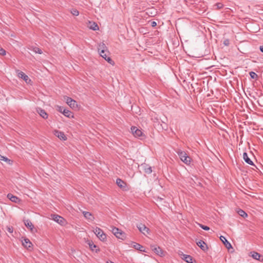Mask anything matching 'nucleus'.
<instances>
[{
  "label": "nucleus",
  "instance_id": "nucleus-25",
  "mask_svg": "<svg viewBox=\"0 0 263 263\" xmlns=\"http://www.w3.org/2000/svg\"><path fill=\"white\" fill-rule=\"evenodd\" d=\"M243 158L245 162L249 164L254 165L252 161L249 158L248 154L246 153H244L243 154Z\"/></svg>",
  "mask_w": 263,
  "mask_h": 263
},
{
  "label": "nucleus",
  "instance_id": "nucleus-32",
  "mask_svg": "<svg viewBox=\"0 0 263 263\" xmlns=\"http://www.w3.org/2000/svg\"><path fill=\"white\" fill-rule=\"evenodd\" d=\"M198 224L200 228H201L202 229H203L204 230L208 231V230H210V228L208 226H204L202 224H199V223Z\"/></svg>",
  "mask_w": 263,
  "mask_h": 263
},
{
  "label": "nucleus",
  "instance_id": "nucleus-8",
  "mask_svg": "<svg viewBox=\"0 0 263 263\" xmlns=\"http://www.w3.org/2000/svg\"><path fill=\"white\" fill-rule=\"evenodd\" d=\"M22 245L23 246L26 248L27 249L30 250L32 249V242L30 241L28 238H25L22 240Z\"/></svg>",
  "mask_w": 263,
  "mask_h": 263
},
{
  "label": "nucleus",
  "instance_id": "nucleus-31",
  "mask_svg": "<svg viewBox=\"0 0 263 263\" xmlns=\"http://www.w3.org/2000/svg\"><path fill=\"white\" fill-rule=\"evenodd\" d=\"M71 13L72 14V15H73L74 16H78L79 14V12L78 10H77L76 9H72L71 10Z\"/></svg>",
  "mask_w": 263,
  "mask_h": 263
},
{
  "label": "nucleus",
  "instance_id": "nucleus-37",
  "mask_svg": "<svg viewBox=\"0 0 263 263\" xmlns=\"http://www.w3.org/2000/svg\"><path fill=\"white\" fill-rule=\"evenodd\" d=\"M224 44L226 45H228L229 44V41L228 40L227 41H225L224 42Z\"/></svg>",
  "mask_w": 263,
  "mask_h": 263
},
{
  "label": "nucleus",
  "instance_id": "nucleus-14",
  "mask_svg": "<svg viewBox=\"0 0 263 263\" xmlns=\"http://www.w3.org/2000/svg\"><path fill=\"white\" fill-rule=\"evenodd\" d=\"M87 26L88 28L95 31L98 30L99 29V26L94 22L89 21L87 23Z\"/></svg>",
  "mask_w": 263,
  "mask_h": 263
},
{
  "label": "nucleus",
  "instance_id": "nucleus-17",
  "mask_svg": "<svg viewBox=\"0 0 263 263\" xmlns=\"http://www.w3.org/2000/svg\"><path fill=\"white\" fill-rule=\"evenodd\" d=\"M220 239L223 243L225 247L227 249H229L230 248H232V246L231 243L227 240L225 237L223 236H220Z\"/></svg>",
  "mask_w": 263,
  "mask_h": 263
},
{
  "label": "nucleus",
  "instance_id": "nucleus-20",
  "mask_svg": "<svg viewBox=\"0 0 263 263\" xmlns=\"http://www.w3.org/2000/svg\"><path fill=\"white\" fill-rule=\"evenodd\" d=\"M98 50L99 52L103 53L104 51L107 50V48L104 43H100L98 44Z\"/></svg>",
  "mask_w": 263,
  "mask_h": 263
},
{
  "label": "nucleus",
  "instance_id": "nucleus-1",
  "mask_svg": "<svg viewBox=\"0 0 263 263\" xmlns=\"http://www.w3.org/2000/svg\"><path fill=\"white\" fill-rule=\"evenodd\" d=\"M176 153L183 162L187 165L190 164L191 162V158L188 156L186 152L182 151L180 149H178L176 151Z\"/></svg>",
  "mask_w": 263,
  "mask_h": 263
},
{
  "label": "nucleus",
  "instance_id": "nucleus-3",
  "mask_svg": "<svg viewBox=\"0 0 263 263\" xmlns=\"http://www.w3.org/2000/svg\"><path fill=\"white\" fill-rule=\"evenodd\" d=\"M16 72L18 78L23 79L27 84L31 85L32 84L31 80L24 72L18 70H16Z\"/></svg>",
  "mask_w": 263,
  "mask_h": 263
},
{
  "label": "nucleus",
  "instance_id": "nucleus-34",
  "mask_svg": "<svg viewBox=\"0 0 263 263\" xmlns=\"http://www.w3.org/2000/svg\"><path fill=\"white\" fill-rule=\"evenodd\" d=\"M0 54L3 55H5L6 51L3 48H0Z\"/></svg>",
  "mask_w": 263,
  "mask_h": 263
},
{
  "label": "nucleus",
  "instance_id": "nucleus-29",
  "mask_svg": "<svg viewBox=\"0 0 263 263\" xmlns=\"http://www.w3.org/2000/svg\"><path fill=\"white\" fill-rule=\"evenodd\" d=\"M4 161L7 162L9 164L11 163V161L8 158L4 157L1 155H0V161Z\"/></svg>",
  "mask_w": 263,
  "mask_h": 263
},
{
  "label": "nucleus",
  "instance_id": "nucleus-35",
  "mask_svg": "<svg viewBox=\"0 0 263 263\" xmlns=\"http://www.w3.org/2000/svg\"><path fill=\"white\" fill-rule=\"evenodd\" d=\"M156 25H157V23L156 22L153 21V22H151V26L152 27H155Z\"/></svg>",
  "mask_w": 263,
  "mask_h": 263
},
{
  "label": "nucleus",
  "instance_id": "nucleus-12",
  "mask_svg": "<svg viewBox=\"0 0 263 263\" xmlns=\"http://www.w3.org/2000/svg\"><path fill=\"white\" fill-rule=\"evenodd\" d=\"M132 245L134 248H135V249H136L137 250H139L141 252H146V251L144 249V247L143 246H141V245H140L139 243H136L135 242H133L132 243Z\"/></svg>",
  "mask_w": 263,
  "mask_h": 263
},
{
  "label": "nucleus",
  "instance_id": "nucleus-23",
  "mask_svg": "<svg viewBox=\"0 0 263 263\" xmlns=\"http://www.w3.org/2000/svg\"><path fill=\"white\" fill-rule=\"evenodd\" d=\"M197 245L200 247L203 251H205L208 249L206 244L202 240H200L197 242Z\"/></svg>",
  "mask_w": 263,
  "mask_h": 263
},
{
  "label": "nucleus",
  "instance_id": "nucleus-22",
  "mask_svg": "<svg viewBox=\"0 0 263 263\" xmlns=\"http://www.w3.org/2000/svg\"><path fill=\"white\" fill-rule=\"evenodd\" d=\"M181 258L187 263H193V258L190 255L182 254Z\"/></svg>",
  "mask_w": 263,
  "mask_h": 263
},
{
  "label": "nucleus",
  "instance_id": "nucleus-38",
  "mask_svg": "<svg viewBox=\"0 0 263 263\" xmlns=\"http://www.w3.org/2000/svg\"><path fill=\"white\" fill-rule=\"evenodd\" d=\"M260 50L262 52H263V46H261L260 47Z\"/></svg>",
  "mask_w": 263,
  "mask_h": 263
},
{
  "label": "nucleus",
  "instance_id": "nucleus-15",
  "mask_svg": "<svg viewBox=\"0 0 263 263\" xmlns=\"http://www.w3.org/2000/svg\"><path fill=\"white\" fill-rule=\"evenodd\" d=\"M54 135L56 137H58L60 140L65 141L67 139V137H66L63 132L58 130H55Z\"/></svg>",
  "mask_w": 263,
  "mask_h": 263
},
{
  "label": "nucleus",
  "instance_id": "nucleus-5",
  "mask_svg": "<svg viewBox=\"0 0 263 263\" xmlns=\"http://www.w3.org/2000/svg\"><path fill=\"white\" fill-rule=\"evenodd\" d=\"M93 232L100 240L104 241L106 240V236L100 228H96L93 230Z\"/></svg>",
  "mask_w": 263,
  "mask_h": 263
},
{
  "label": "nucleus",
  "instance_id": "nucleus-9",
  "mask_svg": "<svg viewBox=\"0 0 263 263\" xmlns=\"http://www.w3.org/2000/svg\"><path fill=\"white\" fill-rule=\"evenodd\" d=\"M131 131L135 137H140L143 136V133L141 130L136 126H132L131 127Z\"/></svg>",
  "mask_w": 263,
  "mask_h": 263
},
{
  "label": "nucleus",
  "instance_id": "nucleus-18",
  "mask_svg": "<svg viewBox=\"0 0 263 263\" xmlns=\"http://www.w3.org/2000/svg\"><path fill=\"white\" fill-rule=\"evenodd\" d=\"M251 256L255 259L263 261V257L257 252H251Z\"/></svg>",
  "mask_w": 263,
  "mask_h": 263
},
{
  "label": "nucleus",
  "instance_id": "nucleus-4",
  "mask_svg": "<svg viewBox=\"0 0 263 263\" xmlns=\"http://www.w3.org/2000/svg\"><path fill=\"white\" fill-rule=\"evenodd\" d=\"M111 231L118 238L123 240L125 237V233L117 228L112 227Z\"/></svg>",
  "mask_w": 263,
  "mask_h": 263
},
{
  "label": "nucleus",
  "instance_id": "nucleus-6",
  "mask_svg": "<svg viewBox=\"0 0 263 263\" xmlns=\"http://www.w3.org/2000/svg\"><path fill=\"white\" fill-rule=\"evenodd\" d=\"M137 227L140 232L143 233L144 235L149 234V229L143 223H139L137 225Z\"/></svg>",
  "mask_w": 263,
  "mask_h": 263
},
{
  "label": "nucleus",
  "instance_id": "nucleus-30",
  "mask_svg": "<svg viewBox=\"0 0 263 263\" xmlns=\"http://www.w3.org/2000/svg\"><path fill=\"white\" fill-rule=\"evenodd\" d=\"M237 213L240 216L243 218L246 217L248 216L247 214L242 210H238Z\"/></svg>",
  "mask_w": 263,
  "mask_h": 263
},
{
  "label": "nucleus",
  "instance_id": "nucleus-11",
  "mask_svg": "<svg viewBox=\"0 0 263 263\" xmlns=\"http://www.w3.org/2000/svg\"><path fill=\"white\" fill-rule=\"evenodd\" d=\"M100 55L104 58L106 61H107L109 63L114 65V63L112 61V60L108 57L109 52L108 50L104 51V53L99 52Z\"/></svg>",
  "mask_w": 263,
  "mask_h": 263
},
{
  "label": "nucleus",
  "instance_id": "nucleus-28",
  "mask_svg": "<svg viewBox=\"0 0 263 263\" xmlns=\"http://www.w3.org/2000/svg\"><path fill=\"white\" fill-rule=\"evenodd\" d=\"M29 49L31 50H33L35 53H39V54H42V50L40 48H39L37 47H31Z\"/></svg>",
  "mask_w": 263,
  "mask_h": 263
},
{
  "label": "nucleus",
  "instance_id": "nucleus-13",
  "mask_svg": "<svg viewBox=\"0 0 263 263\" xmlns=\"http://www.w3.org/2000/svg\"><path fill=\"white\" fill-rule=\"evenodd\" d=\"M83 214L84 216V217L87 219L89 221L91 222L93 221L95 219L94 216L92 215V214L86 211H83Z\"/></svg>",
  "mask_w": 263,
  "mask_h": 263
},
{
  "label": "nucleus",
  "instance_id": "nucleus-33",
  "mask_svg": "<svg viewBox=\"0 0 263 263\" xmlns=\"http://www.w3.org/2000/svg\"><path fill=\"white\" fill-rule=\"evenodd\" d=\"M250 76L252 79H255L257 77V74L254 72H250Z\"/></svg>",
  "mask_w": 263,
  "mask_h": 263
},
{
  "label": "nucleus",
  "instance_id": "nucleus-10",
  "mask_svg": "<svg viewBox=\"0 0 263 263\" xmlns=\"http://www.w3.org/2000/svg\"><path fill=\"white\" fill-rule=\"evenodd\" d=\"M85 242L89 246L90 249L92 251H95L96 253L99 252L100 250L97 249V246L94 244L93 241L90 240H87Z\"/></svg>",
  "mask_w": 263,
  "mask_h": 263
},
{
  "label": "nucleus",
  "instance_id": "nucleus-2",
  "mask_svg": "<svg viewBox=\"0 0 263 263\" xmlns=\"http://www.w3.org/2000/svg\"><path fill=\"white\" fill-rule=\"evenodd\" d=\"M64 100L65 101L66 104L69 106L72 109L77 110L79 108V106L76 101L73 100L71 98L65 96L64 97Z\"/></svg>",
  "mask_w": 263,
  "mask_h": 263
},
{
  "label": "nucleus",
  "instance_id": "nucleus-40",
  "mask_svg": "<svg viewBox=\"0 0 263 263\" xmlns=\"http://www.w3.org/2000/svg\"><path fill=\"white\" fill-rule=\"evenodd\" d=\"M221 6H222V5H221V4H219V5H218V8H221Z\"/></svg>",
  "mask_w": 263,
  "mask_h": 263
},
{
  "label": "nucleus",
  "instance_id": "nucleus-39",
  "mask_svg": "<svg viewBox=\"0 0 263 263\" xmlns=\"http://www.w3.org/2000/svg\"><path fill=\"white\" fill-rule=\"evenodd\" d=\"M46 114V113L44 111L41 110V112L40 114V115L42 116V114Z\"/></svg>",
  "mask_w": 263,
  "mask_h": 263
},
{
  "label": "nucleus",
  "instance_id": "nucleus-41",
  "mask_svg": "<svg viewBox=\"0 0 263 263\" xmlns=\"http://www.w3.org/2000/svg\"><path fill=\"white\" fill-rule=\"evenodd\" d=\"M42 117H43V118H44V119H47L48 116H46V117H45V116H43Z\"/></svg>",
  "mask_w": 263,
  "mask_h": 263
},
{
  "label": "nucleus",
  "instance_id": "nucleus-24",
  "mask_svg": "<svg viewBox=\"0 0 263 263\" xmlns=\"http://www.w3.org/2000/svg\"><path fill=\"white\" fill-rule=\"evenodd\" d=\"M116 183L121 189H125L126 187V183L121 179L118 178Z\"/></svg>",
  "mask_w": 263,
  "mask_h": 263
},
{
  "label": "nucleus",
  "instance_id": "nucleus-26",
  "mask_svg": "<svg viewBox=\"0 0 263 263\" xmlns=\"http://www.w3.org/2000/svg\"><path fill=\"white\" fill-rule=\"evenodd\" d=\"M25 224L28 229H30V231H32L34 226L32 222L29 220H26L25 221Z\"/></svg>",
  "mask_w": 263,
  "mask_h": 263
},
{
  "label": "nucleus",
  "instance_id": "nucleus-16",
  "mask_svg": "<svg viewBox=\"0 0 263 263\" xmlns=\"http://www.w3.org/2000/svg\"><path fill=\"white\" fill-rule=\"evenodd\" d=\"M55 109L58 110L60 113L63 114L64 115L67 114L69 112V110L65 108L64 107L57 105L55 106Z\"/></svg>",
  "mask_w": 263,
  "mask_h": 263
},
{
  "label": "nucleus",
  "instance_id": "nucleus-36",
  "mask_svg": "<svg viewBox=\"0 0 263 263\" xmlns=\"http://www.w3.org/2000/svg\"><path fill=\"white\" fill-rule=\"evenodd\" d=\"M7 230H8V231L9 233H12V232H13V230H12V228H9H9H8Z\"/></svg>",
  "mask_w": 263,
  "mask_h": 263
},
{
  "label": "nucleus",
  "instance_id": "nucleus-7",
  "mask_svg": "<svg viewBox=\"0 0 263 263\" xmlns=\"http://www.w3.org/2000/svg\"><path fill=\"white\" fill-rule=\"evenodd\" d=\"M51 216L54 221L59 223L62 226L65 224V220L62 217L56 214H52L51 215Z\"/></svg>",
  "mask_w": 263,
  "mask_h": 263
},
{
  "label": "nucleus",
  "instance_id": "nucleus-27",
  "mask_svg": "<svg viewBox=\"0 0 263 263\" xmlns=\"http://www.w3.org/2000/svg\"><path fill=\"white\" fill-rule=\"evenodd\" d=\"M144 172L147 174H151L152 172V167L148 166L147 164H144L143 165Z\"/></svg>",
  "mask_w": 263,
  "mask_h": 263
},
{
  "label": "nucleus",
  "instance_id": "nucleus-19",
  "mask_svg": "<svg viewBox=\"0 0 263 263\" xmlns=\"http://www.w3.org/2000/svg\"><path fill=\"white\" fill-rule=\"evenodd\" d=\"M7 198L9 199L12 202L14 203H18L21 201V200L17 197L14 196L10 193L7 195Z\"/></svg>",
  "mask_w": 263,
  "mask_h": 263
},
{
  "label": "nucleus",
  "instance_id": "nucleus-21",
  "mask_svg": "<svg viewBox=\"0 0 263 263\" xmlns=\"http://www.w3.org/2000/svg\"><path fill=\"white\" fill-rule=\"evenodd\" d=\"M153 250L156 254L160 256H163L164 255V252L159 247H155L153 249Z\"/></svg>",
  "mask_w": 263,
  "mask_h": 263
}]
</instances>
